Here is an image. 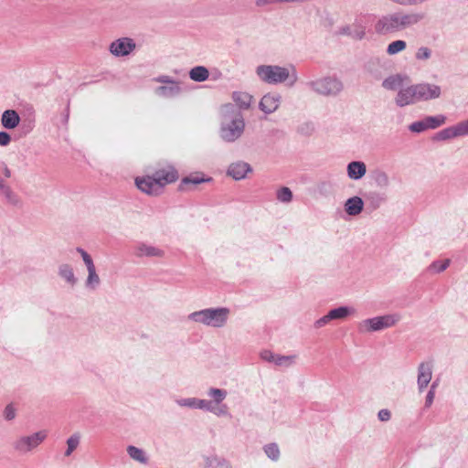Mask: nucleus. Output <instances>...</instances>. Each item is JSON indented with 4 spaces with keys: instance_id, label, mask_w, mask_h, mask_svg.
<instances>
[{
    "instance_id": "f257e3e1",
    "label": "nucleus",
    "mask_w": 468,
    "mask_h": 468,
    "mask_svg": "<svg viewBox=\"0 0 468 468\" xmlns=\"http://www.w3.org/2000/svg\"><path fill=\"white\" fill-rule=\"evenodd\" d=\"M426 18L422 11H398L381 16L374 25L376 34L387 36L410 28Z\"/></svg>"
},
{
    "instance_id": "f03ea898",
    "label": "nucleus",
    "mask_w": 468,
    "mask_h": 468,
    "mask_svg": "<svg viewBox=\"0 0 468 468\" xmlns=\"http://www.w3.org/2000/svg\"><path fill=\"white\" fill-rule=\"evenodd\" d=\"M221 115L220 137L227 143H233L244 132L245 122L243 115L239 109L230 103L222 106Z\"/></svg>"
},
{
    "instance_id": "7ed1b4c3",
    "label": "nucleus",
    "mask_w": 468,
    "mask_h": 468,
    "mask_svg": "<svg viewBox=\"0 0 468 468\" xmlns=\"http://www.w3.org/2000/svg\"><path fill=\"white\" fill-rule=\"evenodd\" d=\"M256 74L259 79L267 84L283 83L290 80V85L297 81V72L293 66L291 69L278 65H260L256 68Z\"/></svg>"
},
{
    "instance_id": "20e7f679",
    "label": "nucleus",
    "mask_w": 468,
    "mask_h": 468,
    "mask_svg": "<svg viewBox=\"0 0 468 468\" xmlns=\"http://www.w3.org/2000/svg\"><path fill=\"white\" fill-rule=\"evenodd\" d=\"M314 93L323 97H337L344 90L343 81L336 76H324L305 82Z\"/></svg>"
},
{
    "instance_id": "39448f33",
    "label": "nucleus",
    "mask_w": 468,
    "mask_h": 468,
    "mask_svg": "<svg viewBox=\"0 0 468 468\" xmlns=\"http://www.w3.org/2000/svg\"><path fill=\"white\" fill-rule=\"evenodd\" d=\"M229 314L228 308L205 309L192 313L188 318L207 326L221 327L226 324Z\"/></svg>"
},
{
    "instance_id": "423d86ee",
    "label": "nucleus",
    "mask_w": 468,
    "mask_h": 468,
    "mask_svg": "<svg viewBox=\"0 0 468 468\" xmlns=\"http://www.w3.org/2000/svg\"><path fill=\"white\" fill-rule=\"evenodd\" d=\"M48 431L43 430L29 436H23L15 442V449L20 452H28L40 445L47 438Z\"/></svg>"
},
{
    "instance_id": "0eeeda50",
    "label": "nucleus",
    "mask_w": 468,
    "mask_h": 468,
    "mask_svg": "<svg viewBox=\"0 0 468 468\" xmlns=\"http://www.w3.org/2000/svg\"><path fill=\"white\" fill-rule=\"evenodd\" d=\"M468 134V119L458 122L453 126L441 130L434 136V140L446 141L456 137H462Z\"/></svg>"
},
{
    "instance_id": "6e6552de",
    "label": "nucleus",
    "mask_w": 468,
    "mask_h": 468,
    "mask_svg": "<svg viewBox=\"0 0 468 468\" xmlns=\"http://www.w3.org/2000/svg\"><path fill=\"white\" fill-rule=\"evenodd\" d=\"M415 92L417 93L418 101H427L440 98L441 89L439 85L422 82L415 84Z\"/></svg>"
},
{
    "instance_id": "1a4fd4ad",
    "label": "nucleus",
    "mask_w": 468,
    "mask_h": 468,
    "mask_svg": "<svg viewBox=\"0 0 468 468\" xmlns=\"http://www.w3.org/2000/svg\"><path fill=\"white\" fill-rule=\"evenodd\" d=\"M136 48L134 40L131 37H120L112 41L109 47L110 52L115 57L130 55Z\"/></svg>"
},
{
    "instance_id": "9d476101",
    "label": "nucleus",
    "mask_w": 468,
    "mask_h": 468,
    "mask_svg": "<svg viewBox=\"0 0 468 468\" xmlns=\"http://www.w3.org/2000/svg\"><path fill=\"white\" fill-rule=\"evenodd\" d=\"M399 320L398 315L388 314L384 316H378L364 321V325L367 331H378L396 324Z\"/></svg>"
},
{
    "instance_id": "9b49d317",
    "label": "nucleus",
    "mask_w": 468,
    "mask_h": 468,
    "mask_svg": "<svg viewBox=\"0 0 468 468\" xmlns=\"http://www.w3.org/2000/svg\"><path fill=\"white\" fill-rule=\"evenodd\" d=\"M135 185L142 192L152 196H157L163 190L161 184L158 183L153 176L137 177L135 179Z\"/></svg>"
},
{
    "instance_id": "f8f14e48",
    "label": "nucleus",
    "mask_w": 468,
    "mask_h": 468,
    "mask_svg": "<svg viewBox=\"0 0 468 468\" xmlns=\"http://www.w3.org/2000/svg\"><path fill=\"white\" fill-rule=\"evenodd\" d=\"M418 101L415 92V84L407 88H400L395 98V102L399 107H405L414 104Z\"/></svg>"
},
{
    "instance_id": "ddd939ff",
    "label": "nucleus",
    "mask_w": 468,
    "mask_h": 468,
    "mask_svg": "<svg viewBox=\"0 0 468 468\" xmlns=\"http://www.w3.org/2000/svg\"><path fill=\"white\" fill-rule=\"evenodd\" d=\"M282 96L277 92H269L265 94L259 104L260 109L267 113L274 112L280 106Z\"/></svg>"
},
{
    "instance_id": "4468645a",
    "label": "nucleus",
    "mask_w": 468,
    "mask_h": 468,
    "mask_svg": "<svg viewBox=\"0 0 468 468\" xmlns=\"http://www.w3.org/2000/svg\"><path fill=\"white\" fill-rule=\"evenodd\" d=\"M252 168L250 164L238 161L229 165L227 175L235 180L244 179L248 173H251Z\"/></svg>"
},
{
    "instance_id": "2eb2a0df",
    "label": "nucleus",
    "mask_w": 468,
    "mask_h": 468,
    "mask_svg": "<svg viewBox=\"0 0 468 468\" xmlns=\"http://www.w3.org/2000/svg\"><path fill=\"white\" fill-rule=\"evenodd\" d=\"M153 176L161 184L162 189L165 185L176 182L178 179L177 171L172 166L155 171Z\"/></svg>"
},
{
    "instance_id": "dca6fc26",
    "label": "nucleus",
    "mask_w": 468,
    "mask_h": 468,
    "mask_svg": "<svg viewBox=\"0 0 468 468\" xmlns=\"http://www.w3.org/2000/svg\"><path fill=\"white\" fill-rule=\"evenodd\" d=\"M20 116L16 110H5L1 115V125L7 130L16 128L20 123Z\"/></svg>"
},
{
    "instance_id": "f3484780",
    "label": "nucleus",
    "mask_w": 468,
    "mask_h": 468,
    "mask_svg": "<svg viewBox=\"0 0 468 468\" xmlns=\"http://www.w3.org/2000/svg\"><path fill=\"white\" fill-rule=\"evenodd\" d=\"M346 173L350 179L360 180L367 173V165L362 161H352L346 166Z\"/></svg>"
},
{
    "instance_id": "a211bd4d",
    "label": "nucleus",
    "mask_w": 468,
    "mask_h": 468,
    "mask_svg": "<svg viewBox=\"0 0 468 468\" xmlns=\"http://www.w3.org/2000/svg\"><path fill=\"white\" fill-rule=\"evenodd\" d=\"M386 200L385 195L377 191H369L365 195L366 204L371 210L378 209Z\"/></svg>"
},
{
    "instance_id": "6ab92c4d",
    "label": "nucleus",
    "mask_w": 468,
    "mask_h": 468,
    "mask_svg": "<svg viewBox=\"0 0 468 468\" xmlns=\"http://www.w3.org/2000/svg\"><path fill=\"white\" fill-rule=\"evenodd\" d=\"M431 379V366L429 363H421L419 367L418 385L421 391Z\"/></svg>"
},
{
    "instance_id": "aec40b11",
    "label": "nucleus",
    "mask_w": 468,
    "mask_h": 468,
    "mask_svg": "<svg viewBox=\"0 0 468 468\" xmlns=\"http://www.w3.org/2000/svg\"><path fill=\"white\" fill-rule=\"evenodd\" d=\"M364 207V201L359 197L348 198L345 203V210L349 216H356L360 214Z\"/></svg>"
},
{
    "instance_id": "412c9836",
    "label": "nucleus",
    "mask_w": 468,
    "mask_h": 468,
    "mask_svg": "<svg viewBox=\"0 0 468 468\" xmlns=\"http://www.w3.org/2000/svg\"><path fill=\"white\" fill-rule=\"evenodd\" d=\"M155 94L164 98H172L177 96L181 92L179 83L174 82L169 85L159 86L154 90Z\"/></svg>"
},
{
    "instance_id": "4be33fe9",
    "label": "nucleus",
    "mask_w": 468,
    "mask_h": 468,
    "mask_svg": "<svg viewBox=\"0 0 468 468\" xmlns=\"http://www.w3.org/2000/svg\"><path fill=\"white\" fill-rule=\"evenodd\" d=\"M370 177L376 186L380 188H387L390 184L388 175L385 171L378 168L371 172Z\"/></svg>"
},
{
    "instance_id": "5701e85b",
    "label": "nucleus",
    "mask_w": 468,
    "mask_h": 468,
    "mask_svg": "<svg viewBox=\"0 0 468 468\" xmlns=\"http://www.w3.org/2000/svg\"><path fill=\"white\" fill-rule=\"evenodd\" d=\"M232 99L239 109L247 110L250 106L252 96L247 92L235 91L232 94Z\"/></svg>"
},
{
    "instance_id": "b1692460",
    "label": "nucleus",
    "mask_w": 468,
    "mask_h": 468,
    "mask_svg": "<svg viewBox=\"0 0 468 468\" xmlns=\"http://www.w3.org/2000/svg\"><path fill=\"white\" fill-rule=\"evenodd\" d=\"M403 85V77L400 74L391 75L382 82V87L388 90H396Z\"/></svg>"
},
{
    "instance_id": "393cba45",
    "label": "nucleus",
    "mask_w": 468,
    "mask_h": 468,
    "mask_svg": "<svg viewBox=\"0 0 468 468\" xmlns=\"http://www.w3.org/2000/svg\"><path fill=\"white\" fill-rule=\"evenodd\" d=\"M209 71L204 66H196L189 71V78L197 82H202L208 79Z\"/></svg>"
},
{
    "instance_id": "a878e982",
    "label": "nucleus",
    "mask_w": 468,
    "mask_h": 468,
    "mask_svg": "<svg viewBox=\"0 0 468 468\" xmlns=\"http://www.w3.org/2000/svg\"><path fill=\"white\" fill-rule=\"evenodd\" d=\"M211 180H212L211 177L206 178L202 173H195V174H191V175L184 177L181 180L180 187L183 189L185 185H189V184L198 185L201 183L209 182Z\"/></svg>"
},
{
    "instance_id": "bb28decb",
    "label": "nucleus",
    "mask_w": 468,
    "mask_h": 468,
    "mask_svg": "<svg viewBox=\"0 0 468 468\" xmlns=\"http://www.w3.org/2000/svg\"><path fill=\"white\" fill-rule=\"evenodd\" d=\"M446 116L443 114H438L435 116H426L424 121L428 129H436L446 122Z\"/></svg>"
},
{
    "instance_id": "cd10ccee",
    "label": "nucleus",
    "mask_w": 468,
    "mask_h": 468,
    "mask_svg": "<svg viewBox=\"0 0 468 468\" xmlns=\"http://www.w3.org/2000/svg\"><path fill=\"white\" fill-rule=\"evenodd\" d=\"M1 194L6 199V202L12 206L18 207L21 204V200L19 197L11 189L10 186H6L3 190H1Z\"/></svg>"
},
{
    "instance_id": "c85d7f7f",
    "label": "nucleus",
    "mask_w": 468,
    "mask_h": 468,
    "mask_svg": "<svg viewBox=\"0 0 468 468\" xmlns=\"http://www.w3.org/2000/svg\"><path fill=\"white\" fill-rule=\"evenodd\" d=\"M407 48V43L404 40H395L389 43L387 47V53L390 56L402 52Z\"/></svg>"
},
{
    "instance_id": "c756f323",
    "label": "nucleus",
    "mask_w": 468,
    "mask_h": 468,
    "mask_svg": "<svg viewBox=\"0 0 468 468\" xmlns=\"http://www.w3.org/2000/svg\"><path fill=\"white\" fill-rule=\"evenodd\" d=\"M292 192L287 186L279 188L276 192V198L282 203H290L292 200Z\"/></svg>"
},
{
    "instance_id": "7c9ffc66",
    "label": "nucleus",
    "mask_w": 468,
    "mask_h": 468,
    "mask_svg": "<svg viewBox=\"0 0 468 468\" xmlns=\"http://www.w3.org/2000/svg\"><path fill=\"white\" fill-rule=\"evenodd\" d=\"M351 32L353 39L362 40L366 37V27L359 22H355L352 25Z\"/></svg>"
},
{
    "instance_id": "2f4dec72",
    "label": "nucleus",
    "mask_w": 468,
    "mask_h": 468,
    "mask_svg": "<svg viewBox=\"0 0 468 468\" xmlns=\"http://www.w3.org/2000/svg\"><path fill=\"white\" fill-rule=\"evenodd\" d=\"M139 255L162 257L164 255V251L152 246L142 245L139 247Z\"/></svg>"
},
{
    "instance_id": "473e14b6",
    "label": "nucleus",
    "mask_w": 468,
    "mask_h": 468,
    "mask_svg": "<svg viewBox=\"0 0 468 468\" xmlns=\"http://www.w3.org/2000/svg\"><path fill=\"white\" fill-rule=\"evenodd\" d=\"M351 314V311L347 307H338L331 310L328 313V317H331L332 320L335 319H345Z\"/></svg>"
},
{
    "instance_id": "72a5a7b5",
    "label": "nucleus",
    "mask_w": 468,
    "mask_h": 468,
    "mask_svg": "<svg viewBox=\"0 0 468 468\" xmlns=\"http://www.w3.org/2000/svg\"><path fill=\"white\" fill-rule=\"evenodd\" d=\"M127 452L131 458H133V460H136L142 463H147V458L145 457L144 452L141 449L135 446H129Z\"/></svg>"
},
{
    "instance_id": "f704fd0d",
    "label": "nucleus",
    "mask_w": 468,
    "mask_h": 468,
    "mask_svg": "<svg viewBox=\"0 0 468 468\" xmlns=\"http://www.w3.org/2000/svg\"><path fill=\"white\" fill-rule=\"evenodd\" d=\"M449 264H450L449 259H446L443 261H437L432 262L429 266V271L432 273H438V272H441V271H443L444 270H446L447 267L449 266Z\"/></svg>"
},
{
    "instance_id": "c9c22d12",
    "label": "nucleus",
    "mask_w": 468,
    "mask_h": 468,
    "mask_svg": "<svg viewBox=\"0 0 468 468\" xmlns=\"http://www.w3.org/2000/svg\"><path fill=\"white\" fill-rule=\"evenodd\" d=\"M389 2L401 6H417L421 5L431 0H388Z\"/></svg>"
},
{
    "instance_id": "e433bc0d",
    "label": "nucleus",
    "mask_w": 468,
    "mask_h": 468,
    "mask_svg": "<svg viewBox=\"0 0 468 468\" xmlns=\"http://www.w3.org/2000/svg\"><path fill=\"white\" fill-rule=\"evenodd\" d=\"M209 403L204 399H186L182 402H180V405L182 406H188V407H194V408H207Z\"/></svg>"
},
{
    "instance_id": "4c0bfd02",
    "label": "nucleus",
    "mask_w": 468,
    "mask_h": 468,
    "mask_svg": "<svg viewBox=\"0 0 468 468\" xmlns=\"http://www.w3.org/2000/svg\"><path fill=\"white\" fill-rule=\"evenodd\" d=\"M264 451L269 458H271L273 461L278 460L280 456V450L277 444L271 443L265 446Z\"/></svg>"
},
{
    "instance_id": "58836bf2",
    "label": "nucleus",
    "mask_w": 468,
    "mask_h": 468,
    "mask_svg": "<svg viewBox=\"0 0 468 468\" xmlns=\"http://www.w3.org/2000/svg\"><path fill=\"white\" fill-rule=\"evenodd\" d=\"M431 57V49L428 47H420L415 53V58L417 60H428Z\"/></svg>"
},
{
    "instance_id": "ea45409f",
    "label": "nucleus",
    "mask_w": 468,
    "mask_h": 468,
    "mask_svg": "<svg viewBox=\"0 0 468 468\" xmlns=\"http://www.w3.org/2000/svg\"><path fill=\"white\" fill-rule=\"evenodd\" d=\"M79 442H80L79 436L73 435V436L69 437L67 441L68 449L65 452V455L69 456L72 453V452L74 450H76V448L79 445Z\"/></svg>"
},
{
    "instance_id": "a19ab883",
    "label": "nucleus",
    "mask_w": 468,
    "mask_h": 468,
    "mask_svg": "<svg viewBox=\"0 0 468 468\" xmlns=\"http://www.w3.org/2000/svg\"><path fill=\"white\" fill-rule=\"evenodd\" d=\"M60 275L66 279L69 282L73 283L75 282L74 273L72 269L68 265H63L60 267Z\"/></svg>"
},
{
    "instance_id": "79ce46f5",
    "label": "nucleus",
    "mask_w": 468,
    "mask_h": 468,
    "mask_svg": "<svg viewBox=\"0 0 468 468\" xmlns=\"http://www.w3.org/2000/svg\"><path fill=\"white\" fill-rule=\"evenodd\" d=\"M409 130L412 133H422L426 130H428V128L426 127V122L424 121V118L420 121H417V122H412L410 126H409Z\"/></svg>"
},
{
    "instance_id": "37998d69",
    "label": "nucleus",
    "mask_w": 468,
    "mask_h": 468,
    "mask_svg": "<svg viewBox=\"0 0 468 468\" xmlns=\"http://www.w3.org/2000/svg\"><path fill=\"white\" fill-rule=\"evenodd\" d=\"M89 276L87 283L89 285H97L100 282V278L96 273L95 266L88 269Z\"/></svg>"
},
{
    "instance_id": "c03bdc74",
    "label": "nucleus",
    "mask_w": 468,
    "mask_h": 468,
    "mask_svg": "<svg viewBox=\"0 0 468 468\" xmlns=\"http://www.w3.org/2000/svg\"><path fill=\"white\" fill-rule=\"evenodd\" d=\"M209 465L211 468H231L229 462L218 458L212 459Z\"/></svg>"
},
{
    "instance_id": "a18cd8bd",
    "label": "nucleus",
    "mask_w": 468,
    "mask_h": 468,
    "mask_svg": "<svg viewBox=\"0 0 468 468\" xmlns=\"http://www.w3.org/2000/svg\"><path fill=\"white\" fill-rule=\"evenodd\" d=\"M209 395L215 399L217 403H219L225 399L226 392L218 388H211Z\"/></svg>"
},
{
    "instance_id": "49530a36",
    "label": "nucleus",
    "mask_w": 468,
    "mask_h": 468,
    "mask_svg": "<svg viewBox=\"0 0 468 468\" xmlns=\"http://www.w3.org/2000/svg\"><path fill=\"white\" fill-rule=\"evenodd\" d=\"M78 251L80 253V255L87 266V269L94 267V264H93V261H92L90 256L85 250H83L82 249H78Z\"/></svg>"
},
{
    "instance_id": "de8ad7c7",
    "label": "nucleus",
    "mask_w": 468,
    "mask_h": 468,
    "mask_svg": "<svg viewBox=\"0 0 468 468\" xmlns=\"http://www.w3.org/2000/svg\"><path fill=\"white\" fill-rule=\"evenodd\" d=\"M293 356H275L274 363L278 366L289 365L292 363Z\"/></svg>"
},
{
    "instance_id": "09e8293b",
    "label": "nucleus",
    "mask_w": 468,
    "mask_h": 468,
    "mask_svg": "<svg viewBox=\"0 0 468 468\" xmlns=\"http://www.w3.org/2000/svg\"><path fill=\"white\" fill-rule=\"evenodd\" d=\"M11 135L7 132L0 131V145L6 146L11 142Z\"/></svg>"
},
{
    "instance_id": "8fccbe9b",
    "label": "nucleus",
    "mask_w": 468,
    "mask_h": 468,
    "mask_svg": "<svg viewBox=\"0 0 468 468\" xmlns=\"http://www.w3.org/2000/svg\"><path fill=\"white\" fill-rule=\"evenodd\" d=\"M352 25H346L338 28L337 34L340 36H347L352 37Z\"/></svg>"
},
{
    "instance_id": "3c124183",
    "label": "nucleus",
    "mask_w": 468,
    "mask_h": 468,
    "mask_svg": "<svg viewBox=\"0 0 468 468\" xmlns=\"http://www.w3.org/2000/svg\"><path fill=\"white\" fill-rule=\"evenodd\" d=\"M154 81L159 82V83L167 84V85L176 82L175 80H173L171 77H169L167 75L158 76V77L154 78Z\"/></svg>"
},
{
    "instance_id": "603ef678",
    "label": "nucleus",
    "mask_w": 468,
    "mask_h": 468,
    "mask_svg": "<svg viewBox=\"0 0 468 468\" xmlns=\"http://www.w3.org/2000/svg\"><path fill=\"white\" fill-rule=\"evenodd\" d=\"M434 396H435V383H433L431 385V388L430 391L427 394L426 402H425L427 407H430L432 404Z\"/></svg>"
},
{
    "instance_id": "864d4df0",
    "label": "nucleus",
    "mask_w": 468,
    "mask_h": 468,
    "mask_svg": "<svg viewBox=\"0 0 468 468\" xmlns=\"http://www.w3.org/2000/svg\"><path fill=\"white\" fill-rule=\"evenodd\" d=\"M5 418L8 420H13L16 416L15 409L12 405L6 406L4 411Z\"/></svg>"
},
{
    "instance_id": "5fc2aeb1",
    "label": "nucleus",
    "mask_w": 468,
    "mask_h": 468,
    "mask_svg": "<svg viewBox=\"0 0 468 468\" xmlns=\"http://www.w3.org/2000/svg\"><path fill=\"white\" fill-rule=\"evenodd\" d=\"M34 128V122L32 121L24 122L21 125V129L25 133H30Z\"/></svg>"
},
{
    "instance_id": "6e6d98bb",
    "label": "nucleus",
    "mask_w": 468,
    "mask_h": 468,
    "mask_svg": "<svg viewBox=\"0 0 468 468\" xmlns=\"http://www.w3.org/2000/svg\"><path fill=\"white\" fill-rule=\"evenodd\" d=\"M261 356L262 359L270 361V362H273L274 358H275V356L271 352L267 351V350L261 352Z\"/></svg>"
},
{
    "instance_id": "4d7b16f0",
    "label": "nucleus",
    "mask_w": 468,
    "mask_h": 468,
    "mask_svg": "<svg viewBox=\"0 0 468 468\" xmlns=\"http://www.w3.org/2000/svg\"><path fill=\"white\" fill-rule=\"evenodd\" d=\"M378 418L382 421L388 420L390 419V412L388 410H381L378 412Z\"/></svg>"
},
{
    "instance_id": "13d9d810",
    "label": "nucleus",
    "mask_w": 468,
    "mask_h": 468,
    "mask_svg": "<svg viewBox=\"0 0 468 468\" xmlns=\"http://www.w3.org/2000/svg\"><path fill=\"white\" fill-rule=\"evenodd\" d=\"M331 320H332L331 317H328V314H327L326 315H324L322 318H320L319 320H317L315 323V325H316V327H322L324 324H326L328 322H330Z\"/></svg>"
},
{
    "instance_id": "bf43d9fd",
    "label": "nucleus",
    "mask_w": 468,
    "mask_h": 468,
    "mask_svg": "<svg viewBox=\"0 0 468 468\" xmlns=\"http://www.w3.org/2000/svg\"><path fill=\"white\" fill-rule=\"evenodd\" d=\"M276 3H278V0H256L255 5L259 7H261V6H264L267 5H271V4H276Z\"/></svg>"
},
{
    "instance_id": "052dcab7",
    "label": "nucleus",
    "mask_w": 468,
    "mask_h": 468,
    "mask_svg": "<svg viewBox=\"0 0 468 468\" xmlns=\"http://www.w3.org/2000/svg\"><path fill=\"white\" fill-rule=\"evenodd\" d=\"M4 176L7 178L11 176V171L10 169L5 165L3 170Z\"/></svg>"
},
{
    "instance_id": "680f3d73",
    "label": "nucleus",
    "mask_w": 468,
    "mask_h": 468,
    "mask_svg": "<svg viewBox=\"0 0 468 468\" xmlns=\"http://www.w3.org/2000/svg\"><path fill=\"white\" fill-rule=\"evenodd\" d=\"M7 186L5 185L4 180L0 178V191L5 188Z\"/></svg>"
},
{
    "instance_id": "e2e57ef3",
    "label": "nucleus",
    "mask_w": 468,
    "mask_h": 468,
    "mask_svg": "<svg viewBox=\"0 0 468 468\" xmlns=\"http://www.w3.org/2000/svg\"><path fill=\"white\" fill-rule=\"evenodd\" d=\"M282 2H300V0H278V3Z\"/></svg>"
},
{
    "instance_id": "0e129e2a",
    "label": "nucleus",
    "mask_w": 468,
    "mask_h": 468,
    "mask_svg": "<svg viewBox=\"0 0 468 468\" xmlns=\"http://www.w3.org/2000/svg\"><path fill=\"white\" fill-rule=\"evenodd\" d=\"M326 186V183L323 182L320 186V187H323V186Z\"/></svg>"
}]
</instances>
